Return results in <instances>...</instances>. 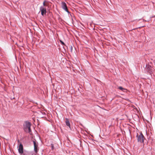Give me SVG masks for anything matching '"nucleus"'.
Listing matches in <instances>:
<instances>
[{
  "label": "nucleus",
  "mask_w": 155,
  "mask_h": 155,
  "mask_svg": "<svg viewBox=\"0 0 155 155\" xmlns=\"http://www.w3.org/2000/svg\"><path fill=\"white\" fill-rule=\"evenodd\" d=\"M61 7L65 11L68 13H70L68 11L66 4L65 2H61Z\"/></svg>",
  "instance_id": "423d86ee"
},
{
  "label": "nucleus",
  "mask_w": 155,
  "mask_h": 155,
  "mask_svg": "<svg viewBox=\"0 0 155 155\" xmlns=\"http://www.w3.org/2000/svg\"><path fill=\"white\" fill-rule=\"evenodd\" d=\"M154 17V16H153V17ZM154 17H155V15L154 16Z\"/></svg>",
  "instance_id": "f3484780"
},
{
  "label": "nucleus",
  "mask_w": 155,
  "mask_h": 155,
  "mask_svg": "<svg viewBox=\"0 0 155 155\" xmlns=\"http://www.w3.org/2000/svg\"><path fill=\"white\" fill-rule=\"evenodd\" d=\"M40 9L41 11V15L43 16L45 15L46 13V10L45 8L43 6H41L40 7Z\"/></svg>",
  "instance_id": "20e7f679"
},
{
  "label": "nucleus",
  "mask_w": 155,
  "mask_h": 155,
  "mask_svg": "<svg viewBox=\"0 0 155 155\" xmlns=\"http://www.w3.org/2000/svg\"><path fill=\"white\" fill-rule=\"evenodd\" d=\"M51 149L52 150H53L54 149V144L52 143L51 144Z\"/></svg>",
  "instance_id": "ddd939ff"
},
{
  "label": "nucleus",
  "mask_w": 155,
  "mask_h": 155,
  "mask_svg": "<svg viewBox=\"0 0 155 155\" xmlns=\"http://www.w3.org/2000/svg\"><path fill=\"white\" fill-rule=\"evenodd\" d=\"M145 70L150 74L153 72V71L152 68L149 64H147L146 65Z\"/></svg>",
  "instance_id": "39448f33"
},
{
  "label": "nucleus",
  "mask_w": 155,
  "mask_h": 155,
  "mask_svg": "<svg viewBox=\"0 0 155 155\" xmlns=\"http://www.w3.org/2000/svg\"><path fill=\"white\" fill-rule=\"evenodd\" d=\"M31 123L29 121H25L23 125V128L25 131L26 133H30L31 132Z\"/></svg>",
  "instance_id": "f257e3e1"
},
{
  "label": "nucleus",
  "mask_w": 155,
  "mask_h": 155,
  "mask_svg": "<svg viewBox=\"0 0 155 155\" xmlns=\"http://www.w3.org/2000/svg\"><path fill=\"white\" fill-rule=\"evenodd\" d=\"M72 47H71V50H72Z\"/></svg>",
  "instance_id": "dca6fc26"
},
{
  "label": "nucleus",
  "mask_w": 155,
  "mask_h": 155,
  "mask_svg": "<svg viewBox=\"0 0 155 155\" xmlns=\"http://www.w3.org/2000/svg\"><path fill=\"white\" fill-rule=\"evenodd\" d=\"M33 142L34 145V150L35 153H30V154L31 155H36V153H37L39 150L38 148V143L34 141H33Z\"/></svg>",
  "instance_id": "7ed1b4c3"
},
{
  "label": "nucleus",
  "mask_w": 155,
  "mask_h": 155,
  "mask_svg": "<svg viewBox=\"0 0 155 155\" xmlns=\"http://www.w3.org/2000/svg\"><path fill=\"white\" fill-rule=\"evenodd\" d=\"M66 121L65 123L66 125L68 127H69L70 128V122L68 118L66 119Z\"/></svg>",
  "instance_id": "6e6552de"
},
{
  "label": "nucleus",
  "mask_w": 155,
  "mask_h": 155,
  "mask_svg": "<svg viewBox=\"0 0 155 155\" xmlns=\"http://www.w3.org/2000/svg\"><path fill=\"white\" fill-rule=\"evenodd\" d=\"M18 142H19V140H18Z\"/></svg>",
  "instance_id": "a211bd4d"
},
{
  "label": "nucleus",
  "mask_w": 155,
  "mask_h": 155,
  "mask_svg": "<svg viewBox=\"0 0 155 155\" xmlns=\"http://www.w3.org/2000/svg\"><path fill=\"white\" fill-rule=\"evenodd\" d=\"M146 21H149V20H146Z\"/></svg>",
  "instance_id": "2eb2a0df"
},
{
  "label": "nucleus",
  "mask_w": 155,
  "mask_h": 155,
  "mask_svg": "<svg viewBox=\"0 0 155 155\" xmlns=\"http://www.w3.org/2000/svg\"><path fill=\"white\" fill-rule=\"evenodd\" d=\"M46 2V0H45L43 2V6L44 7L47 6V4L45 3Z\"/></svg>",
  "instance_id": "9b49d317"
},
{
  "label": "nucleus",
  "mask_w": 155,
  "mask_h": 155,
  "mask_svg": "<svg viewBox=\"0 0 155 155\" xmlns=\"http://www.w3.org/2000/svg\"><path fill=\"white\" fill-rule=\"evenodd\" d=\"M137 137L138 142L141 143H144V140L145 139V137L141 132L139 135H138V134H137Z\"/></svg>",
  "instance_id": "f03ea898"
},
{
  "label": "nucleus",
  "mask_w": 155,
  "mask_h": 155,
  "mask_svg": "<svg viewBox=\"0 0 155 155\" xmlns=\"http://www.w3.org/2000/svg\"><path fill=\"white\" fill-rule=\"evenodd\" d=\"M18 152L20 154H22L23 152V147L22 144L20 143L18 149Z\"/></svg>",
  "instance_id": "0eeeda50"
},
{
  "label": "nucleus",
  "mask_w": 155,
  "mask_h": 155,
  "mask_svg": "<svg viewBox=\"0 0 155 155\" xmlns=\"http://www.w3.org/2000/svg\"><path fill=\"white\" fill-rule=\"evenodd\" d=\"M118 88L119 90H120L121 91H124V90H126L125 89L123 88V87L121 86H120V87H118Z\"/></svg>",
  "instance_id": "9d476101"
},
{
  "label": "nucleus",
  "mask_w": 155,
  "mask_h": 155,
  "mask_svg": "<svg viewBox=\"0 0 155 155\" xmlns=\"http://www.w3.org/2000/svg\"><path fill=\"white\" fill-rule=\"evenodd\" d=\"M60 42L61 43V44L62 45H65L64 44V43L63 41H62L61 40H60Z\"/></svg>",
  "instance_id": "f8f14e48"
},
{
  "label": "nucleus",
  "mask_w": 155,
  "mask_h": 155,
  "mask_svg": "<svg viewBox=\"0 0 155 155\" xmlns=\"http://www.w3.org/2000/svg\"><path fill=\"white\" fill-rule=\"evenodd\" d=\"M22 154L23 155H31L30 153L27 151H25Z\"/></svg>",
  "instance_id": "1a4fd4ad"
},
{
  "label": "nucleus",
  "mask_w": 155,
  "mask_h": 155,
  "mask_svg": "<svg viewBox=\"0 0 155 155\" xmlns=\"http://www.w3.org/2000/svg\"><path fill=\"white\" fill-rule=\"evenodd\" d=\"M143 21H146V20H144V19H143Z\"/></svg>",
  "instance_id": "4468645a"
}]
</instances>
